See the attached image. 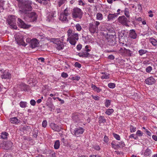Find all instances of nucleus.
Returning <instances> with one entry per match:
<instances>
[{
    "instance_id": "nucleus-1",
    "label": "nucleus",
    "mask_w": 157,
    "mask_h": 157,
    "mask_svg": "<svg viewBox=\"0 0 157 157\" xmlns=\"http://www.w3.org/2000/svg\"><path fill=\"white\" fill-rule=\"evenodd\" d=\"M18 1V6L20 10L19 12L25 15L24 19L28 22H34L36 20L37 15L33 12L29 13L32 9L31 6L32 2L30 1L24 0H17Z\"/></svg>"
},
{
    "instance_id": "nucleus-2",
    "label": "nucleus",
    "mask_w": 157,
    "mask_h": 157,
    "mask_svg": "<svg viewBox=\"0 0 157 157\" xmlns=\"http://www.w3.org/2000/svg\"><path fill=\"white\" fill-rule=\"evenodd\" d=\"M68 38L67 41H69L70 44L72 45H75L76 43V41L78 39V34L77 33H72V30L69 29L67 31Z\"/></svg>"
},
{
    "instance_id": "nucleus-3",
    "label": "nucleus",
    "mask_w": 157,
    "mask_h": 157,
    "mask_svg": "<svg viewBox=\"0 0 157 157\" xmlns=\"http://www.w3.org/2000/svg\"><path fill=\"white\" fill-rule=\"evenodd\" d=\"M105 36L107 40V44L109 45L114 46L117 42L116 36L115 35H110L107 33Z\"/></svg>"
},
{
    "instance_id": "nucleus-4",
    "label": "nucleus",
    "mask_w": 157,
    "mask_h": 157,
    "mask_svg": "<svg viewBox=\"0 0 157 157\" xmlns=\"http://www.w3.org/2000/svg\"><path fill=\"white\" fill-rule=\"evenodd\" d=\"M100 23L98 21H94L90 23L89 25V30L92 33H96L98 30V26Z\"/></svg>"
},
{
    "instance_id": "nucleus-5",
    "label": "nucleus",
    "mask_w": 157,
    "mask_h": 157,
    "mask_svg": "<svg viewBox=\"0 0 157 157\" xmlns=\"http://www.w3.org/2000/svg\"><path fill=\"white\" fill-rule=\"evenodd\" d=\"M16 17L13 15H11L8 16L7 20V22L10 27L14 29H16L17 26L16 25Z\"/></svg>"
},
{
    "instance_id": "nucleus-6",
    "label": "nucleus",
    "mask_w": 157,
    "mask_h": 157,
    "mask_svg": "<svg viewBox=\"0 0 157 157\" xmlns=\"http://www.w3.org/2000/svg\"><path fill=\"white\" fill-rule=\"evenodd\" d=\"M72 14L73 18L80 19L82 17L83 12L79 8H75L73 10Z\"/></svg>"
},
{
    "instance_id": "nucleus-7",
    "label": "nucleus",
    "mask_w": 157,
    "mask_h": 157,
    "mask_svg": "<svg viewBox=\"0 0 157 157\" xmlns=\"http://www.w3.org/2000/svg\"><path fill=\"white\" fill-rule=\"evenodd\" d=\"M118 19L119 22L122 25H125L126 26H129L128 23L129 22V21L124 16H120L119 17Z\"/></svg>"
},
{
    "instance_id": "nucleus-8",
    "label": "nucleus",
    "mask_w": 157,
    "mask_h": 157,
    "mask_svg": "<svg viewBox=\"0 0 157 157\" xmlns=\"http://www.w3.org/2000/svg\"><path fill=\"white\" fill-rule=\"evenodd\" d=\"M56 12L55 11H52L48 13L47 20L49 22L53 21L56 19Z\"/></svg>"
},
{
    "instance_id": "nucleus-9",
    "label": "nucleus",
    "mask_w": 157,
    "mask_h": 157,
    "mask_svg": "<svg viewBox=\"0 0 157 157\" xmlns=\"http://www.w3.org/2000/svg\"><path fill=\"white\" fill-rule=\"evenodd\" d=\"M2 72L1 77L2 79H10L11 78V74L8 71H3L2 70L0 71Z\"/></svg>"
},
{
    "instance_id": "nucleus-10",
    "label": "nucleus",
    "mask_w": 157,
    "mask_h": 157,
    "mask_svg": "<svg viewBox=\"0 0 157 157\" xmlns=\"http://www.w3.org/2000/svg\"><path fill=\"white\" fill-rule=\"evenodd\" d=\"M84 131V129L82 127H79L75 128L74 132V135L77 137L80 136L83 134Z\"/></svg>"
},
{
    "instance_id": "nucleus-11",
    "label": "nucleus",
    "mask_w": 157,
    "mask_h": 157,
    "mask_svg": "<svg viewBox=\"0 0 157 157\" xmlns=\"http://www.w3.org/2000/svg\"><path fill=\"white\" fill-rule=\"evenodd\" d=\"M17 24L19 27L23 29H27L30 27V26L26 25L24 22L21 19L18 18Z\"/></svg>"
},
{
    "instance_id": "nucleus-12",
    "label": "nucleus",
    "mask_w": 157,
    "mask_h": 157,
    "mask_svg": "<svg viewBox=\"0 0 157 157\" xmlns=\"http://www.w3.org/2000/svg\"><path fill=\"white\" fill-rule=\"evenodd\" d=\"M30 47L33 48L38 46L39 44V42L36 39L34 38L30 41Z\"/></svg>"
},
{
    "instance_id": "nucleus-13",
    "label": "nucleus",
    "mask_w": 157,
    "mask_h": 157,
    "mask_svg": "<svg viewBox=\"0 0 157 157\" xmlns=\"http://www.w3.org/2000/svg\"><path fill=\"white\" fill-rule=\"evenodd\" d=\"M146 84L149 85H152L155 82V80L153 77H150L147 78L145 80Z\"/></svg>"
},
{
    "instance_id": "nucleus-14",
    "label": "nucleus",
    "mask_w": 157,
    "mask_h": 157,
    "mask_svg": "<svg viewBox=\"0 0 157 157\" xmlns=\"http://www.w3.org/2000/svg\"><path fill=\"white\" fill-rule=\"evenodd\" d=\"M55 47L59 50L63 49L64 48V45L63 42L61 41H58L55 43Z\"/></svg>"
},
{
    "instance_id": "nucleus-15",
    "label": "nucleus",
    "mask_w": 157,
    "mask_h": 157,
    "mask_svg": "<svg viewBox=\"0 0 157 157\" xmlns=\"http://www.w3.org/2000/svg\"><path fill=\"white\" fill-rule=\"evenodd\" d=\"M50 126L52 129L55 131L58 132L61 130V127L55 123H51Z\"/></svg>"
},
{
    "instance_id": "nucleus-16",
    "label": "nucleus",
    "mask_w": 157,
    "mask_h": 157,
    "mask_svg": "<svg viewBox=\"0 0 157 157\" xmlns=\"http://www.w3.org/2000/svg\"><path fill=\"white\" fill-rule=\"evenodd\" d=\"M67 16L61 13L59 18V20L63 22L66 23L68 21V19Z\"/></svg>"
},
{
    "instance_id": "nucleus-17",
    "label": "nucleus",
    "mask_w": 157,
    "mask_h": 157,
    "mask_svg": "<svg viewBox=\"0 0 157 157\" xmlns=\"http://www.w3.org/2000/svg\"><path fill=\"white\" fill-rule=\"evenodd\" d=\"M91 87L94 91L96 92L97 93H99L102 90L101 89H100L99 87H97L96 86L93 84H92L91 85Z\"/></svg>"
},
{
    "instance_id": "nucleus-18",
    "label": "nucleus",
    "mask_w": 157,
    "mask_h": 157,
    "mask_svg": "<svg viewBox=\"0 0 157 157\" xmlns=\"http://www.w3.org/2000/svg\"><path fill=\"white\" fill-rule=\"evenodd\" d=\"M117 17V13H114V14H110L109 13V14L107 19L108 21H110L113 20L116 17Z\"/></svg>"
},
{
    "instance_id": "nucleus-19",
    "label": "nucleus",
    "mask_w": 157,
    "mask_h": 157,
    "mask_svg": "<svg viewBox=\"0 0 157 157\" xmlns=\"http://www.w3.org/2000/svg\"><path fill=\"white\" fill-rule=\"evenodd\" d=\"M10 121L11 123L17 124L20 121L16 117H13L10 119Z\"/></svg>"
},
{
    "instance_id": "nucleus-20",
    "label": "nucleus",
    "mask_w": 157,
    "mask_h": 157,
    "mask_svg": "<svg viewBox=\"0 0 157 157\" xmlns=\"http://www.w3.org/2000/svg\"><path fill=\"white\" fill-rule=\"evenodd\" d=\"M111 144L112 147L115 149H117L118 148H119L118 143V142L117 141L113 140L112 141V143H111Z\"/></svg>"
},
{
    "instance_id": "nucleus-21",
    "label": "nucleus",
    "mask_w": 157,
    "mask_h": 157,
    "mask_svg": "<svg viewBox=\"0 0 157 157\" xmlns=\"http://www.w3.org/2000/svg\"><path fill=\"white\" fill-rule=\"evenodd\" d=\"M136 36L135 31L134 30H132L130 31L129 36L131 38L135 39L136 38Z\"/></svg>"
},
{
    "instance_id": "nucleus-22",
    "label": "nucleus",
    "mask_w": 157,
    "mask_h": 157,
    "mask_svg": "<svg viewBox=\"0 0 157 157\" xmlns=\"http://www.w3.org/2000/svg\"><path fill=\"white\" fill-rule=\"evenodd\" d=\"M125 36L126 34L124 31H121L118 33V36L120 40V39H123Z\"/></svg>"
},
{
    "instance_id": "nucleus-23",
    "label": "nucleus",
    "mask_w": 157,
    "mask_h": 157,
    "mask_svg": "<svg viewBox=\"0 0 157 157\" xmlns=\"http://www.w3.org/2000/svg\"><path fill=\"white\" fill-rule=\"evenodd\" d=\"M149 41L153 45L156 47L157 46V39H155L153 37H151L149 39Z\"/></svg>"
},
{
    "instance_id": "nucleus-24",
    "label": "nucleus",
    "mask_w": 157,
    "mask_h": 157,
    "mask_svg": "<svg viewBox=\"0 0 157 157\" xmlns=\"http://www.w3.org/2000/svg\"><path fill=\"white\" fill-rule=\"evenodd\" d=\"M36 2H37L41 4L46 5L48 4L50 0H35Z\"/></svg>"
},
{
    "instance_id": "nucleus-25",
    "label": "nucleus",
    "mask_w": 157,
    "mask_h": 157,
    "mask_svg": "<svg viewBox=\"0 0 157 157\" xmlns=\"http://www.w3.org/2000/svg\"><path fill=\"white\" fill-rule=\"evenodd\" d=\"M28 86L24 83H22L20 85L19 88L21 91L26 90Z\"/></svg>"
},
{
    "instance_id": "nucleus-26",
    "label": "nucleus",
    "mask_w": 157,
    "mask_h": 157,
    "mask_svg": "<svg viewBox=\"0 0 157 157\" xmlns=\"http://www.w3.org/2000/svg\"><path fill=\"white\" fill-rule=\"evenodd\" d=\"M151 150L147 148L144 153V156L146 157L149 156L151 154Z\"/></svg>"
},
{
    "instance_id": "nucleus-27",
    "label": "nucleus",
    "mask_w": 157,
    "mask_h": 157,
    "mask_svg": "<svg viewBox=\"0 0 157 157\" xmlns=\"http://www.w3.org/2000/svg\"><path fill=\"white\" fill-rule=\"evenodd\" d=\"M103 75L101 76V78L102 79H108L109 78V74L106 72H102Z\"/></svg>"
},
{
    "instance_id": "nucleus-28",
    "label": "nucleus",
    "mask_w": 157,
    "mask_h": 157,
    "mask_svg": "<svg viewBox=\"0 0 157 157\" xmlns=\"http://www.w3.org/2000/svg\"><path fill=\"white\" fill-rule=\"evenodd\" d=\"M146 22L145 20H142L141 18H138V25L140 26L141 25H145Z\"/></svg>"
},
{
    "instance_id": "nucleus-29",
    "label": "nucleus",
    "mask_w": 157,
    "mask_h": 157,
    "mask_svg": "<svg viewBox=\"0 0 157 157\" xmlns=\"http://www.w3.org/2000/svg\"><path fill=\"white\" fill-rule=\"evenodd\" d=\"M47 106L51 111H52L55 110V107L52 103H50L47 104Z\"/></svg>"
},
{
    "instance_id": "nucleus-30",
    "label": "nucleus",
    "mask_w": 157,
    "mask_h": 157,
    "mask_svg": "<svg viewBox=\"0 0 157 157\" xmlns=\"http://www.w3.org/2000/svg\"><path fill=\"white\" fill-rule=\"evenodd\" d=\"M60 146V142L59 140L55 141L54 146V148L56 149H59Z\"/></svg>"
},
{
    "instance_id": "nucleus-31",
    "label": "nucleus",
    "mask_w": 157,
    "mask_h": 157,
    "mask_svg": "<svg viewBox=\"0 0 157 157\" xmlns=\"http://www.w3.org/2000/svg\"><path fill=\"white\" fill-rule=\"evenodd\" d=\"M70 9L69 8H67L65 9L63 12L62 13V14L65 15L67 16L69 15Z\"/></svg>"
},
{
    "instance_id": "nucleus-32",
    "label": "nucleus",
    "mask_w": 157,
    "mask_h": 157,
    "mask_svg": "<svg viewBox=\"0 0 157 157\" xmlns=\"http://www.w3.org/2000/svg\"><path fill=\"white\" fill-rule=\"evenodd\" d=\"M27 102L25 101H21L19 103L20 106L22 108H25L27 106Z\"/></svg>"
},
{
    "instance_id": "nucleus-33",
    "label": "nucleus",
    "mask_w": 157,
    "mask_h": 157,
    "mask_svg": "<svg viewBox=\"0 0 157 157\" xmlns=\"http://www.w3.org/2000/svg\"><path fill=\"white\" fill-rule=\"evenodd\" d=\"M8 135V134L6 132H2L1 135V137L3 139H5L7 137V136Z\"/></svg>"
},
{
    "instance_id": "nucleus-34",
    "label": "nucleus",
    "mask_w": 157,
    "mask_h": 157,
    "mask_svg": "<svg viewBox=\"0 0 157 157\" xmlns=\"http://www.w3.org/2000/svg\"><path fill=\"white\" fill-rule=\"evenodd\" d=\"M99 122L104 123L106 122V120L104 116H100L99 118Z\"/></svg>"
},
{
    "instance_id": "nucleus-35",
    "label": "nucleus",
    "mask_w": 157,
    "mask_h": 157,
    "mask_svg": "<svg viewBox=\"0 0 157 157\" xmlns=\"http://www.w3.org/2000/svg\"><path fill=\"white\" fill-rule=\"evenodd\" d=\"M113 111V109H108L105 112V113L108 115H111Z\"/></svg>"
},
{
    "instance_id": "nucleus-36",
    "label": "nucleus",
    "mask_w": 157,
    "mask_h": 157,
    "mask_svg": "<svg viewBox=\"0 0 157 157\" xmlns=\"http://www.w3.org/2000/svg\"><path fill=\"white\" fill-rule=\"evenodd\" d=\"M139 53L140 56H142L147 52V50L145 49H141L139 51Z\"/></svg>"
},
{
    "instance_id": "nucleus-37",
    "label": "nucleus",
    "mask_w": 157,
    "mask_h": 157,
    "mask_svg": "<svg viewBox=\"0 0 157 157\" xmlns=\"http://www.w3.org/2000/svg\"><path fill=\"white\" fill-rule=\"evenodd\" d=\"M72 118L73 120L77 122L79 121V119L77 115H74L72 117Z\"/></svg>"
},
{
    "instance_id": "nucleus-38",
    "label": "nucleus",
    "mask_w": 157,
    "mask_h": 157,
    "mask_svg": "<svg viewBox=\"0 0 157 157\" xmlns=\"http://www.w3.org/2000/svg\"><path fill=\"white\" fill-rule=\"evenodd\" d=\"M137 134V132H136V135L135 134H132L129 136V139L133 138L134 139L136 140L137 138V136L136 134Z\"/></svg>"
},
{
    "instance_id": "nucleus-39",
    "label": "nucleus",
    "mask_w": 157,
    "mask_h": 157,
    "mask_svg": "<svg viewBox=\"0 0 157 157\" xmlns=\"http://www.w3.org/2000/svg\"><path fill=\"white\" fill-rule=\"evenodd\" d=\"M75 27L77 30L78 31H80L82 29V27L79 24H77L75 25Z\"/></svg>"
},
{
    "instance_id": "nucleus-40",
    "label": "nucleus",
    "mask_w": 157,
    "mask_h": 157,
    "mask_svg": "<svg viewBox=\"0 0 157 157\" xmlns=\"http://www.w3.org/2000/svg\"><path fill=\"white\" fill-rule=\"evenodd\" d=\"M102 15L100 13H98L97 14V19L98 20H101L102 19Z\"/></svg>"
},
{
    "instance_id": "nucleus-41",
    "label": "nucleus",
    "mask_w": 157,
    "mask_h": 157,
    "mask_svg": "<svg viewBox=\"0 0 157 157\" xmlns=\"http://www.w3.org/2000/svg\"><path fill=\"white\" fill-rule=\"evenodd\" d=\"M124 14L126 15V16L128 17H129V13L128 11V10L127 8H125L124 11Z\"/></svg>"
},
{
    "instance_id": "nucleus-42",
    "label": "nucleus",
    "mask_w": 157,
    "mask_h": 157,
    "mask_svg": "<svg viewBox=\"0 0 157 157\" xmlns=\"http://www.w3.org/2000/svg\"><path fill=\"white\" fill-rule=\"evenodd\" d=\"M108 87L111 89L114 88L115 86V84L113 83H110L108 84Z\"/></svg>"
},
{
    "instance_id": "nucleus-43",
    "label": "nucleus",
    "mask_w": 157,
    "mask_h": 157,
    "mask_svg": "<svg viewBox=\"0 0 157 157\" xmlns=\"http://www.w3.org/2000/svg\"><path fill=\"white\" fill-rule=\"evenodd\" d=\"M113 137L117 140H120L121 138L120 136L116 133H113Z\"/></svg>"
},
{
    "instance_id": "nucleus-44",
    "label": "nucleus",
    "mask_w": 157,
    "mask_h": 157,
    "mask_svg": "<svg viewBox=\"0 0 157 157\" xmlns=\"http://www.w3.org/2000/svg\"><path fill=\"white\" fill-rule=\"evenodd\" d=\"M110 103H111V101H110V100H109L106 99V101L105 103V106L106 107H107L110 105Z\"/></svg>"
},
{
    "instance_id": "nucleus-45",
    "label": "nucleus",
    "mask_w": 157,
    "mask_h": 157,
    "mask_svg": "<svg viewBox=\"0 0 157 157\" xmlns=\"http://www.w3.org/2000/svg\"><path fill=\"white\" fill-rule=\"evenodd\" d=\"M152 67L150 66H149L146 68V70L147 72L149 73L152 71Z\"/></svg>"
},
{
    "instance_id": "nucleus-46",
    "label": "nucleus",
    "mask_w": 157,
    "mask_h": 157,
    "mask_svg": "<svg viewBox=\"0 0 157 157\" xmlns=\"http://www.w3.org/2000/svg\"><path fill=\"white\" fill-rule=\"evenodd\" d=\"M118 147H122L124 146L125 144L124 142L121 141L120 142H118Z\"/></svg>"
},
{
    "instance_id": "nucleus-47",
    "label": "nucleus",
    "mask_w": 157,
    "mask_h": 157,
    "mask_svg": "<svg viewBox=\"0 0 157 157\" xmlns=\"http://www.w3.org/2000/svg\"><path fill=\"white\" fill-rule=\"evenodd\" d=\"M66 0H60L58 2V6L60 7L63 4L65 3Z\"/></svg>"
},
{
    "instance_id": "nucleus-48",
    "label": "nucleus",
    "mask_w": 157,
    "mask_h": 157,
    "mask_svg": "<svg viewBox=\"0 0 157 157\" xmlns=\"http://www.w3.org/2000/svg\"><path fill=\"white\" fill-rule=\"evenodd\" d=\"M47 124V122L46 121L44 120L43 121L42 123V126L44 127L45 128L46 127Z\"/></svg>"
},
{
    "instance_id": "nucleus-49",
    "label": "nucleus",
    "mask_w": 157,
    "mask_h": 157,
    "mask_svg": "<svg viewBox=\"0 0 157 157\" xmlns=\"http://www.w3.org/2000/svg\"><path fill=\"white\" fill-rule=\"evenodd\" d=\"M75 66L76 67H77L78 68H80L81 67V65L78 62H76L75 64Z\"/></svg>"
},
{
    "instance_id": "nucleus-50",
    "label": "nucleus",
    "mask_w": 157,
    "mask_h": 157,
    "mask_svg": "<svg viewBox=\"0 0 157 157\" xmlns=\"http://www.w3.org/2000/svg\"><path fill=\"white\" fill-rule=\"evenodd\" d=\"M93 98L95 100H99L100 99V98L98 96H94L93 95H91Z\"/></svg>"
},
{
    "instance_id": "nucleus-51",
    "label": "nucleus",
    "mask_w": 157,
    "mask_h": 157,
    "mask_svg": "<svg viewBox=\"0 0 157 157\" xmlns=\"http://www.w3.org/2000/svg\"><path fill=\"white\" fill-rule=\"evenodd\" d=\"M103 141H104L106 143H107L109 141V138L108 137L106 136H105L104 139H103Z\"/></svg>"
},
{
    "instance_id": "nucleus-52",
    "label": "nucleus",
    "mask_w": 157,
    "mask_h": 157,
    "mask_svg": "<svg viewBox=\"0 0 157 157\" xmlns=\"http://www.w3.org/2000/svg\"><path fill=\"white\" fill-rule=\"evenodd\" d=\"M61 76L63 78H66L68 77V75L67 73L63 72L61 74Z\"/></svg>"
},
{
    "instance_id": "nucleus-53",
    "label": "nucleus",
    "mask_w": 157,
    "mask_h": 157,
    "mask_svg": "<svg viewBox=\"0 0 157 157\" xmlns=\"http://www.w3.org/2000/svg\"><path fill=\"white\" fill-rule=\"evenodd\" d=\"M89 55V53L87 52L83 53V57H87Z\"/></svg>"
},
{
    "instance_id": "nucleus-54",
    "label": "nucleus",
    "mask_w": 157,
    "mask_h": 157,
    "mask_svg": "<svg viewBox=\"0 0 157 157\" xmlns=\"http://www.w3.org/2000/svg\"><path fill=\"white\" fill-rule=\"evenodd\" d=\"M80 78V77L78 76H76L74 77H72V79L74 80L78 81Z\"/></svg>"
},
{
    "instance_id": "nucleus-55",
    "label": "nucleus",
    "mask_w": 157,
    "mask_h": 157,
    "mask_svg": "<svg viewBox=\"0 0 157 157\" xmlns=\"http://www.w3.org/2000/svg\"><path fill=\"white\" fill-rule=\"evenodd\" d=\"M30 103L31 105L34 106L35 105L36 101L32 99L30 101Z\"/></svg>"
},
{
    "instance_id": "nucleus-56",
    "label": "nucleus",
    "mask_w": 157,
    "mask_h": 157,
    "mask_svg": "<svg viewBox=\"0 0 157 157\" xmlns=\"http://www.w3.org/2000/svg\"><path fill=\"white\" fill-rule=\"evenodd\" d=\"M89 47L90 46L88 45H86L85 47V51L86 52H89L91 50L89 49Z\"/></svg>"
},
{
    "instance_id": "nucleus-57",
    "label": "nucleus",
    "mask_w": 157,
    "mask_h": 157,
    "mask_svg": "<svg viewBox=\"0 0 157 157\" xmlns=\"http://www.w3.org/2000/svg\"><path fill=\"white\" fill-rule=\"evenodd\" d=\"M82 47V46L81 44H78L77 45V47H76L78 51H79L81 49Z\"/></svg>"
},
{
    "instance_id": "nucleus-58",
    "label": "nucleus",
    "mask_w": 157,
    "mask_h": 157,
    "mask_svg": "<svg viewBox=\"0 0 157 157\" xmlns=\"http://www.w3.org/2000/svg\"><path fill=\"white\" fill-rule=\"evenodd\" d=\"M146 132L147 135L149 136H151V133L147 129H146Z\"/></svg>"
},
{
    "instance_id": "nucleus-59",
    "label": "nucleus",
    "mask_w": 157,
    "mask_h": 157,
    "mask_svg": "<svg viewBox=\"0 0 157 157\" xmlns=\"http://www.w3.org/2000/svg\"><path fill=\"white\" fill-rule=\"evenodd\" d=\"M94 148L95 149L99 151L100 149V148L98 145H95L94 146Z\"/></svg>"
},
{
    "instance_id": "nucleus-60",
    "label": "nucleus",
    "mask_w": 157,
    "mask_h": 157,
    "mask_svg": "<svg viewBox=\"0 0 157 157\" xmlns=\"http://www.w3.org/2000/svg\"><path fill=\"white\" fill-rule=\"evenodd\" d=\"M78 2H79V5H81L82 6H84L85 5V3H84L83 2V1L81 0H79Z\"/></svg>"
},
{
    "instance_id": "nucleus-61",
    "label": "nucleus",
    "mask_w": 157,
    "mask_h": 157,
    "mask_svg": "<svg viewBox=\"0 0 157 157\" xmlns=\"http://www.w3.org/2000/svg\"><path fill=\"white\" fill-rule=\"evenodd\" d=\"M37 37L39 38L42 39L43 37H44V35L42 34H38L37 35Z\"/></svg>"
},
{
    "instance_id": "nucleus-62",
    "label": "nucleus",
    "mask_w": 157,
    "mask_h": 157,
    "mask_svg": "<svg viewBox=\"0 0 157 157\" xmlns=\"http://www.w3.org/2000/svg\"><path fill=\"white\" fill-rule=\"evenodd\" d=\"M108 57L109 59L111 60H113L114 58V56L112 55H109Z\"/></svg>"
},
{
    "instance_id": "nucleus-63",
    "label": "nucleus",
    "mask_w": 157,
    "mask_h": 157,
    "mask_svg": "<svg viewBox=\"0 0 157 157\" xmlns=\"http://www.w3.org/2000/svg\"><path fill=\"white\" fill-rule=\"evenodd\" d=\"M29 128H30V127L29 126H24L23 127V129L24 130H29Z\"/></svg>"
},
{
    "instance_id": "nucleus-64",
    "label": "nucleus",
    "mask_w": 157,
    "mask_h": 157,
    "mask_svg": "<svg viewBox=\"0 0 157 157\" xmlns=\"http://www.w3.org/2000/svg\"><path fill=\"white\" fill-rule=\"evenodd\" d=\"M152 138L155 140L156 141H157V136L155 135H153L152 136Z\"/></svg>"
}]
</instances>
